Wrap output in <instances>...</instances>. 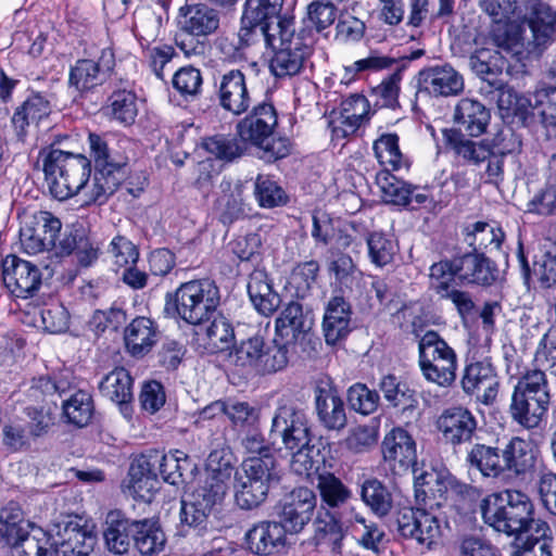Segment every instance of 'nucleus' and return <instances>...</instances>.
Returning a JSON list of instances; mask_svg holds the SVG:
<instances>
[{
    "label": "nucleus",
    "instance_id": "40",
    "mask_svg": "<svg viewBox=\"0 0 556 556\" xmlns=\"http://www.w3.org/2000/svg\"><path fill=\"white\" fill-rule=\"evenodd\" d=\"M99 391L103 397L127 408L132 400V378L124 367H116L100 380Z\"/></svg>",
    "mask_w": 556,
    "mask_h": 556
},
{
    "label": "nucleus",
    "instance_id": "59",
    "mask_svg": "<svg viewBox=\"0 0 556 556\" xmlns=\"http://www.w3.org/2000/svg\"><path fill=\"white\" fill-rule=\"evenodd\" d=\"M535 115L540 116L542 124L556 126V87L538 89L529 100Z\"/></svg>",
    "mask_w": 556,
    "mask_h": 556
},
{
    "label": "nucleus",
    "instance_id": "60",
    "mask_svg": "<svg viewBox=\"0 0 556 556\" xmlns=\"http://www.w3.org/2000/svg\"><path fill=\"white\" fill-rule=\"evenodd\" d=\"M217 210L219 219L225 225L232 224L244 216L247 213L241 186L237 185L230 192L224 189V193L217 199Z\"/></svg>",
    "mask_w": 556,
    "mask_h": 556
},
{
    "label": "nucleus",
    "instance_id": "17",
    "mask_svg": "<svg viewBox=\"0 0 556 556\" xmlns=\"http://www.w3.org/2000/svg\"><path fill=\"white\" fill-rule=\"evenodd\" d=\"M381 451L383 460L394 475H404L408 471L414 473V482L416 481L417 469V450L416 442L413 437L402 428H394L386 434Z\"/></svg>",
    "mask_w": 556,
    "mask_h": 556
},
{
    "label": "nucleus",
    "instance_id": "21",
    "mask_svg": "<svg viewBox=\"0 0 556 556\" xmlns=\"http://www.w3.org/2000/svg\"><path fill=\"white\" fill-rule=\"evenodd\" d=\"M437 427L445 443L457 446L471 442L477 431V419L468 408L453 406L441 413Z\"/></svg>",
    "mask_w": 556,
    "mask_h": 556
},
{
    "label": "nucleus",
    "instance_id": "20",
    "mask_svg": "<svg viewBox=\"0 0 556 556\" xmlns=\"http://www.w3.org/2000/svg\"><path fill=\"white\" fill-rule=\"evenodd\" d=\"M4 286L17 298L33 296L41 285L39 267L16 255H8L1 263Z\"/></svg>",
    "mask_w": 556,
    "mask_h": 556
},
{
    "label": "nucleus",
    "instance_id": "10",
    "mask_svg": "<svg viewBox=\"0 0 556 556\" xmlns=\"http://www.w3.org/2000/svg\"><path fill=\"white\" fill-rule=\"evenodd\" d=\"M275 466L271 455L252 456L235 471V501L241 509L256 508L266 500L271 482L277 479Z\"/></svg>",
    "mask_w": 556,
    "mask_h": 556
},
{
    "label": "nucleus",
    "instance_id": "12",
    "mask_svg": "<svg viewBox=\"0 0 556 556\" xmlns=\"http://www.w3.org/2000/svg\"><path fill=\"white\" fill-rule=\"evenodd\" d=\"M419 366L424 377L440 387H450L456 379L457 355L454 349L433 330L418 342Z\"/></svg>",
    "mask_w": 556,
    "mask_h": 556
},
{
    "label": "nucleus",
    "instance_id": "42",
    "mask_svg": "<svg viewBox=\"0 0 556 556\" xmlns=\"http://www.w3.org/2000/svg\"><path fill=\"white\" fill-rule=\"evenodd\" d=\"M285 0H247L243 10V22L248 25L275 27L276 23L285 20L280 16Z\"/></svg>",
    "mask_w": 556,
    "mask_h": 556
},
{
    "label": "nucleus",
    "instance_id": "2",
    "mask_svg": "<svg viewBox=\"0 0 556 556\" xmlns=\"http://www.w3.org/2000/svg\"><path fill=\"white\" fill-rule=\"evenodd\" d=\"M506 372L516 378L508 413L513 421L527 430L539 428L546 418L551 384L541 371H522V359L515 351L505 353Z\"/></svg>",
    "mask_w": 556,
    "mask_h": 556
},
{
    "label": "nucleus",
    "instance_id": "19",
    "mask_svg": "<svg viewBox=\"0 0 556 556\" xmlns=\"http://www.w3.org/2000/svg\"><path fill=\"white\" fill-rule=\"evenodd\" d=\"M526 23L531 30V39L523 41L522 51L540 54L552 41L556 31V12L541 0H529Z\"/></svg>",
    "mask_w": 556,
    "mask_h": 556
},
{
    "label": "nucleus",
    "instance_id": "57",
    "mask_svg": "<svg viewBox=\"0 0 556 556\" xmlns=\"http://www.w3.org/2000/svg\"><path fill=\"white\" fill-rule=\"evenodd\" d=\"M468 237H471L470 245L477 249L498 250L505 238L503 229L486 222H477L471 226L468 231Z\"/></svg>",
    "mask_w": 556,
    "mask_h": 556
},
{
    "label": "nucleus",
    "instance_id": "58",
    "mask_svg": "<svg viewBox=\"0 0 556 556\" xmlns=\"http://www.w3.org/2000/svg\"><path fill=\"white\" fill-rule=\"evenodd\" d=\"M174 89L185 99L194 100L202 91L203 77L194 66L180 67L172 79Z\"/></svg>",
    "mask_w": 556,
    "mask_h": 556
},
{
    "label": "nucleus",
    "instance_id": "29",
    "mask_svg": "<svg viewBox=\"0 0 556 556\" xmlns=\"http://www.w3.org/2000/svg\"><path fill=\"white\" fill-rule=\"evenodd\" d=\"M420 84L430 94L450 97L464 89L463 76L451 65H435L420 72Z\"/></svg>",
    "mask_w": 556,
    "mask_h": 556
},
{
    "label": "nucleus",
    "instance_id": "16",
    "mask_svg": "<svg viewBox=\"0 0 556 556\" xmlns=\"http://www.w3.org/2000/svg\"><path fill=\"white\" fill-rule=\"evenodd\" d=\"M115 67V55L111 48H104L96 59H81L70 70L68 83L80 93L103 85Z\"/></svg>",
    "mask_w": 556,
    "mask_h": 556
},
{
    "label": "nucleus",
    "instance_id": "64",
    "mask_svg": "<svg viewBox=\"0 0 556 556\" xmlns=\"http://www.w3.org/2000/svg\"><path fill=\"white\" fill-rule=\"evenodd\" d=\"M317 488L323 501L331 507L340 506L351 497L350 490L332 473L319 475Z\"/></svg>",
    "mask_w": 556,
    "mask_h": 556
},
{
    "label": "nucleus",
    "instance_id": "22",
    "mask_svg": "<svg viewBox=\"0 0 556 556\" xmlns=\"http://www.w3.org/2000/svg\"><path fill=\"white\" fill-rule=\"evenodd\" d=\"M146 455L157 475H161L165 482L173 485H179L191 479L197 470V466L190 457L179 450L167 454L153 450Z\"/></svg>",
    "mask_w": 556,
    "mask_h": 556
},
{
    "label": "nucleus",
    "instance_id": "13",
    "mask_svg": "<svg viewBox=\"0 0 556 556\" xmlns=\"http://www.w3.org/2000/svg\"><path fill=\"white\" fill-rule=\"evenodd\" d=\"M480 11L493 24L491 39L494 45L507 53L520 55L523 36L520 26L513 23L518 12L517 0H478Z\"/></svg>",
    "mask_w": 556,
    "mask_h": 556
},
{
    "label": "nucleus",
    "instance_id": "24",
    "mask_svg": "<svg viewBox=\"0 0 556 556\" xmlns=\"http://www.w3.org/2000/svg\"><path fill=\"white\" fill-rule=\"evenodd\" d=\"M223 500L219 496H214V493L205 488H197L186 498L181 500L179 513L181 523L199 532L204 531L207 528L213 507Z\"/></svg>",
    "mask_w": 556,
    "mask_h": 556
},
{
    "label": "nucleus",
    "instance_id": "26",
    "mask_svg": "<svg viewBox=\"0 0 556 556\" xmlns=\"http://www.w3.org/2000/svg\"><path fill=\"white\" fill-rule=\"evenodd\" d=\"M126 489L135 500L149 503L157 490V472L146 454L135 458L129 467Z\"/></svg>",
    "mask_w": 556,
    "mask_h": 556
},
{
    "label": "nucleus",
    "instance_id": "7",
    "mask_svg": "<svg viewBox=\"0 0 556 556\" xmlns=\"http://www.w3.org/2000/svg\"><path fill=\"white\" fill-rule=\"evenodd\" d=\"M220 304V293L210 279L191 280L181 283L174 293L165 296L164 311L190 325L208 320Z\"/></svg>",
    "mask_w": 556,
    "mask_h": 556
},
{
    "label": "nucleus",
    "instance_id": "46",
    "mask_svg": "<svg viewBox=\"0 0 556 556\" xmlns=\"http://www.w3.org/2000/svg\"><path fill=\"white\" fill-rule=\"evenodd\" d=\"M58 543L40 528H31L24 540L14 546L11 556H56Z\"/></svg>",
    "mask_w": 556,
    "mask_h": 556
},
{
    "label": "nucleus",
    "instance_id": "28",
    "mask_svg": "<svg viewBox=\"0 0 556 556\" xmlns=\"http://www.w3.org/2000/svg\"><path fill=\"white\" fill-rule=\"evenodd\" d=\"M136 520L126 517L121 510L108 513L103 529V540L109 552L115 555L128 553L134 542Z\"/></svg>",
    "mask_w": 556,
    "mask_h": 556
},
{
    "label": "nucleus",
    "instance_id": "15",
    "mask_svg": "<svg viewBox=\"0 0 556 556\" xmlns=\"http://www.w3.org/2000/svg\"><path fill=\"white\" fill-rule=\"evenodd\" d=\"M62 229L61 220L48 211L25 214L20 228L23 251L36 255L51 250Z\"/></svg>",
    "mask_w": 556,
    "mask_h": 556
},
{
    "label": "nucleus",
    "instance_id": "43",
    "mask_svg": "<svg viewBox=\"0 0 556 556\" xmlns=\"http://www.w3.org/2000/svg\"><path fill=\"white\" fill-rule=\"evenodd\" d=\"M363 503L378 517L387 516L393 506L392 494L388 486L377 478H367L359 484Z\"/></svg>",
    "mask_w": 556,
    "mask_h": 556
},
{
    "label": "nucleus",
    "instance_id": "11",
    "mask_svg": "<svg viewBox=\"0 0 556 556\" xmlns=\"http://www.w3.org/2000/svg\"><path fill=\"white\" fill-rule=\"evenodd\" d=\"M498 270L489 257L482 253L467 252L450 260L434 263L430 267V277L435 280H454L462 286H492Z\"/></svg>",
    "mask_w": 556,
    "mask_h": 556
},
{
    "label": "nucleus",
    "instance_id": "36",
    "mask_svg": "<svg viewBox=\"0 0 556 556\" xmlns=\"http://www.w3.org/2000/svg\"><path fill=\"white\" fill-rule=\"evenodd\" d=\"M443 137L446 146L455 155L468 164L479 165L492 154L491 146L485 140L468 139L460 130L445 129L443 130Z\"/></svg>",
    "mask_w": 556,
    "mask_h": 556
},
{
    "label": "nucleus",
    "instance_id": "6",
    "mask_svg": "<svg viewBox=\"0 0 556 556\" xmlns=\"http://www.w3.org/2000/svg\"><path fill=\"white\" fill-rule=\"evenodd\" d=\"M265 45L274 52L269 60V71L277 78H287L299 75L312 53L294 30L292 18H285L276 23L275 27H265Z\"/></svg>",
    "mask_w": 556,
    "mask_h": 556
},
{
    "label": "nucleus",
    "instance_id": "1",
    "mask_svg": "<svg viewBox=\"0 0 556 556\" xmlns=\"http://www.w3.org/2000/svg\"><path fill=\"white\" fill-rule=\"evenodd\" d=\"M414 488L416 506L397 511V531L403 538L431 546L441 536L446 484L438 472L431 470L416 476Z\"/></svg>",
    "mask_w": 556,
    "mask_h": 556
},
{
    "label": "nucleus",
    "instance_id": "45",
    "mask_svg": "<svg viewBox=\"0 0 556 556\" xmlns=\"http://www.w3.org/2000/svg\"><path fill=\"white\" fill-rule=\"evenodd\" d=\"M264 346V338L260 334L241 340L229 353L228 361L237 367L254 369L258 372Z\"/></svg>",
    "mask_w": 556,
    "mask_h": 556
},
{
    "label": "nucleus",
    "instance_id": "54",
    "mask_svg": "<svg viewBox=\"0 0 556 556\" xmlns=\"http://www.w3.org/2000/svg\"><path fill=\"white\" fill-rule=\"evenodd\" d=\"M368 256L374 265L383 267L393 262L397 252L396 242L380 231L370 232L366 238Z\"/></svg>",
    "mask_w": 556,
    "mask_h": 556
},
{
    "label": "nucleus",
    "instance_id": "53",
    "mask_svg": "<svg viewBox=\"0 0 556 556\" xmlns=\"http://www.w3.org/2000/svg\"><path fill=\"white\" fill-rule=\"evenodd\" d=\"M94 543V536L77 523L70 522L65 526L61 543L64 554L88 556L93 549Z\"/></svg>",
    "mask_w": 556,
    "mask_h": 556
},
{
    "label": "nucleus",
    "instance_id": "25",
    "mask_svg": "<svg viewBox=\"0 0 556 556\" xmlns=\"http://www.w3.org/2000/svg\"><path fill=\"white\" fill-rule=\"evenodd\" d=\"M286 530L277 521H262L245 533L248 548L261 556L280 553L286 545Z\"/></svg>",
    "mask_w": 556,
    "mask_h": 556
},
{
    "label": "nucleus",
    "instance_id": "41",
    "mask_svg": "<svg viewBox=\"0 0 556 556\" xmlns=\"http://www.w3.org/2000/svg\"><path fill=\"white\" fill-rule=\"evenodd\" d=\"M198 336L202 341L203 349L210 354L227 351L235 341L233 328L223 315L215 316Z\"/></svg>",
    "mask_w": 556,
    "mask_h": 556
},
{
    "label": "nucleus",
    "instance_id": "55",
    "mask_svg": "<svg viewBox=\"0 0 556 556\" xmlns=\"http://www.w3.org/2000/svg\"><path fill=\"white\" fill-rule=\"evenodd\" d=\"M63 413L68 422L77 427L87 426L93 414L91 396L83 391L74 393L63 403Z\"/></svg>",
    "mask_w": 556,
    "mask_h": 556
},
{
    "label": "nucleus",
    "instance_id": "48",
    "mask_svg": "<svg viewBox=\"0 0 556 556\" xmlns=\"http://www.w3.org/2000/svg\"><path fill=\"white\" fill-rule=\"evenodd\" d=\"M374 152L384 170H397L406 166V161L399 148V137L395 134H383L374 142Z\"/></svg>",
    "mask_w": 556,
    "mask_h": 556
},
{
    "label": "nucleus",
    "instance_id": "44",
    "mask_svg": "<svg viewBox=\"0 0 556 556\" xmlns=\"http://www.w3.org/2000/svg\"><path fill=\"white\" fill-rule=\"evenodd\" d=\"M134 544L143 556H152L163 551L165 534L156 521L150 519L136 520Z\"/></svg>",
    "mask_w": 556,
    "mask_h": 556
},
{
    "label": "nucleus",
    "instance_id": "56",
    "mask_svg": "<svg viewBox=\"0 0 556 556\" xmlns=\"http://www.w3.org/2000/svg\"><path fill=\"white\" fill-rule=\"evenodd\" d=\"M291 343V340H281L275 334L273 345L264 346L258 372L270 374L283 369L289 362V348Z\"/></svg>",
    "mask_w": 556,
    "mask_h": 556
},
{
    "label": "nucleus",
    "instance_id": "27",
    "mask_svg": "<svg viewBox=\"0 0 556 556\" xmlns=\"http://www.w3.org/2000/svg\"><path fill=\"white\" fill-rule=\"evenodd\" d=\"M315 409L318 420L326 429L341 430L346 426L344 403L330 384L316 387Z\"/></svg>",
    "mask_w": 556,
    "mask_h": 556
},
{
    "label": "nucleus",
    "instance_id": "49",
    "mask_svg": "<svg viewBox=\"0 0 556 556\" xmlns=\"http://www.w3.org/2000/svg\"><path fill=\"white\" fill-rule=\"evenodd\" d=\"M377 184L386 202L403 206L412 204L413 186L399 179L390 172L383 170L379 173L377 175Z\"/></svg>",
    "mask_w": 556,
    "mask_h": 556
},
{
    "label": "nucleus",
    "instance_id": "14",
    "mask_svg": "<svg viewBox=\"0 0 556 556\" xmlns=\"http://www.w3.org/2000/svg\"><path fill=\"white\" fill-rule=\"evenodd\" d=\"M277 126V113L269 103H261L253 111L240 121L237 125V131L242 141L251 142L254 146L263 148L275 159L285 157L289 150L282 141L269 144V139Z\"/></svg>",
    "mask_w": 556,
    "mask_h": 556
},
{
    "label": "nucleus",
    "instance_id": "39",
    "mask_svg": "<svg viewBox=\"0 0 556 556\" xmlns=\"http://www.w3.org/2000/svg\"><path fill=\"white\" fill-rule=\"evenodd\" d=\"M469 66L475 74L488 80L492 86L501 87L503 84L495 79L508 67V62L500 50L481 48L469 56Z\"/></svg>",
    "mask_w": 556,
    "mask_h": 556
},
{
    "label": "nucleus",
    "instance_id": "38",
    "mask_svg": "<svg viewBox=\"0 0 556 556\" xmlns=\"http://www.w3.org/2000/svg\"><path fill=\"white\" fill-rule=\"evenodd\" d=\"M29 523L15 503H10L0 513V547H9L10 553L26 536Z\"/></svg>",
    "mask_w": 556,
    "mask_h": 556
},
{
    "label": "nucleus",
    "instance_id": "37",
    "mask_svg": "<svg viewBox=\"0 0 556 556\" xmlns=\"http://www.w3.org/2000/svg\"><path fill=\"white\" fill-rule=\"evenodd\" d=\"M124 339L127 351L136 357L148 354L157 341L154 321L148 317H137L125 328Z\"/></svg>",
    "mask_w": 556,
    "mask_h": 556
},
{
    "label": "nucleus",
    "instance_id": "62",
    "mask_svg": "<svg viewBox=\"0 0 556 556\" xmlns=\"http://www.w3.org/2000/svg\"><path fill=\"white\" fill-rule=\"evenodd\" d=\"M496 377L494 367L486 362H476L466 366L462 378L463 390L467 394H473L482 389V386L493 381Z\"/></svg>",
    "mask_w": 556,
    "mask_h": 556
},
{
    "label": "nucleus",
    "instance_id": "18",
    "mask_svg": "<svg viewBox=\"0 0 556 556\" xmlns=\"http://www.w3.org/2000/svg\"><path fill=\"white\" fill-rule=\"evenodd\" d=\"M316 496L307 488H296L287 493L277 504L276 511L279 523L286 531L298 533L303 530L314 514Z\"/></svg>",
    "mask_w": 556,
    "mask_h": 556
},
{
    "label": "nucleus",
    "instance_id": "8",
    "mask_svg": "<svg viewBox=\"0 0 556 556\" xmlns=\"http://www.w3.org/2000/svg\"><path fill=\"white\" fill-rule=\"evenodd\" d=\"M484 521L496 531L520 535L534 513L530 497L518 490H505L481 503Z\"/></svg>",
    "mask_w": 556,
    "mask_h": 556
},
{
    "label": "nucleus",
    "instance_id": "4",
    "mask_svg": "<svg viewBox=\"0 0 556 556\" xmlns=\"http://www.w3.org/2000/svg\"><path fill=\"white\" fill-rule=\"evenodd\" d=\"M466 462L485 478L506 481L531 473L535 469L536 452L529 441L513 437L502 447L472 445Z\"/></svg>",
    "mask_w": 556,
    "mask_h": 556
},
{
    "label": "nucleus",
    "instance_id": "31",
    "mask_svg": "<svg viewBox=\"0 0 556 556\" xmlns=\"http://www.w3.org/2000/svg\"><path fill=\"white\" fill-rule=\"evenodd\" d=\"M233 456L225 450L213 451L207 458L206 478L200 486L214 493V496L225 497L233 472Z\"/></svg>",
    "mask_w": 556,
    "mask_h": 556
},
{
    "label": "nucleus",
    "instance_id": "9",
    "mask_svg": "<svg viewBox=\"0 0 556 556\" xmlns=\"http://www.w3.org/2000/svg\"><path fill=\"white\" fill-rule=\"evenodd\" d=\"M91 154L94 159L96 173L92 185L87 191L86 203L103 204L124 179V167L128 157L113 149L108 141L97 134L88 137Z\"/></svg>",
    "mask_w": 556,
    "mask_h": 556
},
{
    "label": "nucleus",
    "instance_id": "52",
    "mask_svg": "<svg viewBox=\"0 0 556 556\" xmlns=\"http://www.w3.org/2000/svg\"><path fill=\"white\" fill-rule=\"evenodd\" d=\"M50 113L49 101L41 94H34L29 97L21 109H18L13 117L12 123L15 129L21 135L25 127L30 123H38Z\"/></svg>",
    "mask_w": 556,
    "mask_h": 556
},
{
    "label": "nucleus",
    "instance_id": "33",
    "mask_svg": "<svg viewBox=\"0 0 556 556\" xmlns=\"http://www.w3.org/2000/svg\"><path fill=\"white\" fill-rule=\"evenodd\" d=\"M351 305L343 296H333L329 300L323 320L325 340L333 345L351 331Z\"/></svg>",
    "mask_w": 556,
    "mask_h": 556
},
{
    "label": "nucleus",
    "instance_id": "30",
    "mask_svg": "<svg viewBox=\"0 0 556 556\" xmlns=\"http://www.w3.org/2000/svg\"><path fill=\"white\" fill-rule=\"evenodd\" d=\"M313 317L308 311L304 312L301 303H288L275 320V334L281 340L296 341L305 337L312 329Z\"/></svg>",
    "mask_w": 556,
    "mask_h": 556
},
{
    "label": "nucleus",
    "instance_id": "5",
    "mask_svg": "<svg viewBox=\"0 0 556 556\" xmlns=\"http://www.w3.org/2000/svg\"><path fill=\"white\" fill-rule=\"evenodd\" d=\"M45 181L53 198L64 201L76 195L91 174V162L83 154H75L53 147L39 152Z\"/></svg>",
    "mask_w": 556,
    "mask_h": 556
},
{
    "label": "nucleus",
    "instance_id": "63",
    "mask_svg": "<svg viewBox=\"0 0 556 556\" xmlns=\"http://www.w3.org/2000/svg\"><path fill=\"white\" fill-rule=\"evenodd\" d=\"M61 389V386L53 381L51 377L41 376L31 380L26 396L31 403L30 405H46L49 403L52 407H56L55 399L60 396Z\"/></svg>",
    "mask_w": 556,
    "mask_h": 556
},
{
    "label": "nucleus",
    "instance_id": "47",
    "mask_svg": "<svg viewBox=\"0 0 556 556\" xmlns=\"http://www.w3.org/2000/svg\"><path fill=\"white\" fill-rule=\"evenodd\" d=\"M329 271L334 275L343 292H361L359 285L364 277L350 255L339 254L330 262Z\"/></svg>",
    "mask_w": 556,
    "mask_h": 556
},
{
    "label": "nucleus",
    "instance_id": "61",
    "mask_svg": "<svg viewBox=\"0 0 556 556\" xmlns=\"http://www.w3.org/2000/svg\"><path fill=\"white\" fill-rule=\"evenodd\" d=\"M254 195L260 206L266 208H273L287 202V194L283 189L268 176H257Z\"/></svg>",
    "mask_w": 556,
    "mask_h": 556
},
{
    "label": "nucleus",
    "instance_id": "23",
    "mask_svg": "<svg viewBox=\"0 0 556 556\" xmlns=\"http://www.w3.org/2000/svg\"><path fill=\"white\" fill-rule=\"evenodd\" d=\"M217 97L219 105L227 112L240 115L251 105L245 75L240 70H230L219 77Z\"/></svg>",
    "mask_w": 556,
    "mask_h": 556
},
{
    "label": "nucleus",
    "instance_id": "32",
    "mask_svg": "<svg viewBox=\"0 0 556 556\" xmlns=\"http://www.w3.org/2000/svg\"><path fill=\"white\" fill-rule=\"evenodd\" d=\"M454 122L470 137H479L486 131L491 113L483 103L471 98H463L454 110Z\"/></svg>",
    "mask_w": 556,
    "mask_h": 556
},
{
    "label": "nucleus",
    "instance_id": "34",
    "mask_svg": "<svg viewBox=\"0 0 556 556\" xmlns=\"http://www.w3.org/2000/svg\"><path fill=\"white\" fill-rule=\"evenodd\" d=\"M248 293L255 309L263 316H271L280 306V295L273 289L266 271L253 270L249 276Z\"/></svg>",
    "mask_w": 556,
    "mask_h": 556
},
{
    "label": "nucleus",
    "instance_id": "51",
    "mask_svg": "<svg viewBox=\"0 0 556 556\" xmlns=\"http://www.w3.org/2000/svg\"><path fill=\"white\" fill-rule=\"evenodd\" d=\"M245 141L241 138L225 135H215L203 140L202 147L216 159L222 161H232L241 156L245 149Z\"/></svg>",
    "mask_w": 556,
    "mask_h": 556
},
{
    "label": "nucleus",
    "instance_id": "35",
    "mask_svg": "<svg viewBox=\"0 0 556 556\" xmlns=\"http://www.w3.org/2000/svg\"><path fill=\"white\" fill-rule=\"evenodd\" d=\"M178 28L198 36L207 37L219 26L218 13L205 4L180 8Z\"/></svg>",
    "mask_w": 556,
    "mask_h": 556
},
{
    "label": "nucleus",
    "instance_id": "50",
    "mask_svg": "<svg viewBox=\"0 0 556 556\" xmlns=\"http://www.w3.org/2000/svg\"><path fill=\"white\" fill-rule=\"evenodd\" d=\"M314 542L317 546H328L332 552L339 553L343 539L339 521L329 513L318 515L314 523Z\"/></svg>",
    "mask_w": 556,
    "mask_h": 556
},
{
    "label": "nucleus",
    "instance_id": "3",
    "mask_svg": "<svg viewBox=\"0 0 556 556\" xmlns=\"http://www.w3.org/2000/svg\"><path fill=\"white\" fill-rule=\"evenodd\" d=\"M306 412L292 403L280 404L274 412L268 431V443L281 444L292 454L291 468L298 475H307L317 463L319 448Z\"/></svg>",
    "mask_w": 556,
    "mask_h": 556
}]
</instances>
